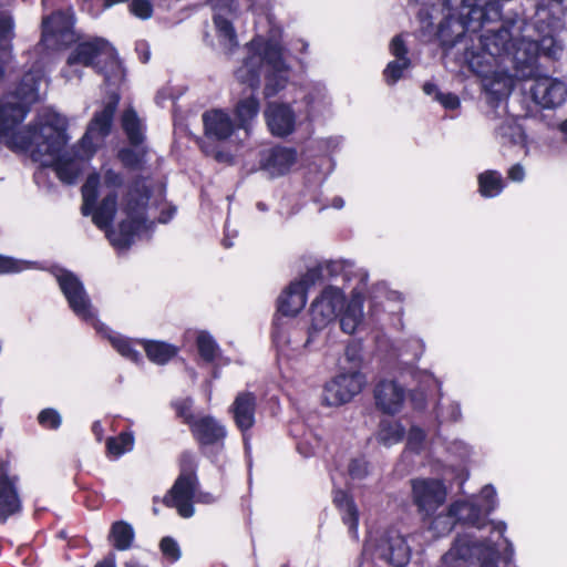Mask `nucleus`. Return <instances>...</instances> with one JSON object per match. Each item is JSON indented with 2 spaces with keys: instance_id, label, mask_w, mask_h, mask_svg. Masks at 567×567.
Here are the masks:
<instances>
[{
  "instance_id": "nucleus-1",
  "label": "nucleus",
  "mask_w": 567,
  "mask_h": 567,
  "mask_svg": "<svg viewBox=\"0 0 567 567\" xmlns=\"http://www.w3.org/2000/svg\"><path fill=\"white\" fill-rule=\"evenodd\" d=\"M153 189L146 184V178L135 175L128 183L127 189L122 197V212L126 218L117 225V233L112 228L107 231L111 244L117 248H128L135 235L147 221L148 204Z\"/></svg>"
},
{
  "instance_id": "nucleus-2",
  "label": "nucleus",
  "mask_w": 567,
  "mask_h": 567,
  "mask_svg": "<svg viewBox=\"0 0 567 567\" xmlns=\"http://www.w3.org/2000/svg\"><path fill=\"white\" fill-rule=\"evenodd\" d=\"M178 468V476L162 498V503L168 508H176L182 517L189 518L195 513L193 503L199 486L198 462L190 451L181 453Z\"/></svg>"
},
{
  "instance_id": "nucleus-3",
  "label": "nucleus",
  "mask_w": 567,
  "mask_h": 567,
  "mask_svg": "<svg viewBox=\"0 0 567 567\" xmlns=\"http://www.w3.org/2000/svg\"><path fill=\"white\" fill-rule=\"evenodd\" d=\"M443 9H452L457 18V34L476 33L485 24L502 20L498 0H441Z\"/></svg>"
},
{
  "instance_id": "nucleus-4",
  "label": "nucleus",
  "mask_w": 567,
  "mask_h": 567,
  "mask_svg": "<svg viewBox=\"0 0 567 567\" xmlns=\"http://www.w3.org/2000/svg\"><path fill=\"white\" fill-rule=\"evenodd\" d=\"M499 558L496 544L478 542L468 534H458L441 561L445 567H461L475 560L480 567H498Z\"/></svg>"
},
{
  "instance_id": "nucleus-5",
  "label": "nucleus",
  "mask_w": 567,
  "mask_h": 567,
  "mask_svg": "<svg viewBox=\"0 0 567 567\" xmlns=\"http://www.w3.org/2000/svg\"><path fill=\"white\" fill-rule=\"evenodd\" d=\"M38 99L39 80L32 73H25L14 91L0 100V130L22 123Z\"/></svg>"
},
{
  "instance_id": "nucleus-6",
  "label": "nucleus",
  "mask_w": 567,
  "mask_h": 567,
  "mask_svg": "<svg viewBox=\"0 0 567 567\" xmlns=\"http://www.w3.org/2000/svg\"><path fill=\"white\" fill-rule=\"evenodd\" d=\"M346 295L342 289L328 286L310 306L311 322L307 328L305 346L311 343L323 328L333 322L346 306Z\"/></svg>"
},
{
  "instance_id": "nucleus-7",
  "label": "nucleus",
  "mask_w": 567,
  "mask_h": 567,
  "mask_svg": "<svg viewBox=\"0 0 567 567\" xmlns=\"http://www.w3.org/2000/svg\"><path fill=\"white\" fill-rule=\"evenodd\" d=\"M447 495L443 481L437 478H417L412 481V496L423 519L431 518L445 503Z\"/></svg>"
},
{
  "instance_id": "nucleus-8",
  "label": "nucleus",
  "mask_w": 567,
  "mask_h": 567,
  "mask_svg": "<svg viewBox=\"0 0 567 567\" xmlns=\"http://www.w3.org/2000/svg\"><path fill=\"white\" fill-rule=\"evenodd\" d=\"M364 384L365 377L360 370L340 373L326 383L322 401L328 406H340L359 394Z\"/></svg>"
},
{
  "instance_id": "nucleus-9",
  "label": "nucleus",
  "mask_w": 567,
  "mask_h": 567,
  "mask_svg": "<svg viewBox=\"0 0 567 567\" xmlns=\"http://www.w3.org/2000/svg\"><path fill=\"white\" fill-rule=\"evenodd\" d=\"M18 482L19 477L11 475L10 456L0 457V523L22 511Z\"/></svg>"
},
{
  "instance_id": "nucleus-10",
  "label": "nucleus",
  "mask_w": 567,
  "mask_h": 567,
  "mask_svg": "<svg viewBox=\"0 0 567 567\" xmlns=\"http://www.w3.org/2000/svg\"><path fill=\"white\" fill-rule=\"evenodd\" d=\"M189 432L202 452L207 449L224 450L228 434L226 426L210 414L197 416Z\"/></svg>"
},
{
  "instance_id": "nucleus-11",
  "label": "nucleus",
  "mask_w": 567,
  "mask_h": 567,
  "mask_svg": "<svg viewBox=\"0 0 567 567\" xmlns=\"http://www.w3.org/2000/svg\"><path fill=\"white\" fill-rule=\"evenodd\" d=\"M56 280L70 309L83 319L91 318V301L82 281L69 270H62Z\"/></svg>"
},
{
  "instance_id": "nucleus-12",
  "label": "nucleus",
  "mask_w": 567,
  "mask_h": 567,
  "mask_svg": "<svg viewBox=\"0 0 567 567\" xmlns=\"http://www.w3.org/2000/svg\"><path fill=\"white\" fill-rule=\"evenodd\" d=\"M118 103L120 95L117 93L112 92L107 95L103 109L96 111L87 124L86 131L81 140L84 147L87 143L91 144L93 137L104 138L111 134Z\"/></svg>"
},
{
  "instance_id": "nucleus-13",
  "label": "nucleus",
  "mask_w": 567,
  "mask_h": 567,
  "mask_svg": "<svg viewBox=\"0 0 567 567\" xmlns=\"http://www.w3.org/2000/svg\"><path fill=\"white\" fill-rule=\"evenodd\" d=\"M256 395L249 391L239 392L229 408V412L233 414L235 425L243 435V441L246 449L249 446V431L256 423Z\"/></svg>"
},
{
  "instance_id": "nucleus-14",
  "label": "nucleus",
  "mask_w": 567,
  "mask_h": 567,
  "mask_svg": "<svg viewBox=\"0 0 567 567\" xmlns=\"http://www.w3.org/2000/svg\"><path fill=\"white\" fill-rule=\"evenodd\" d=\"M66 128L59 126L53 123H47L38 126V133L35 136V147L32 150V154L35 157L49 155L52 158L62 154L68 143Z\"/></svg>"
},
{
  "instance_id": "nucleus-15",
  "label": "nucleus",
  "mask_w": 567,
  "mask_h": 567,
  "mask_svg": "<svg viewBox=\"0 0 567 567\" xmlns=\"http://www.w3.org/2000/svg\"><path fill=\"white\" fill-rule=\"evenodd\" d=\"M530 94L534 102L544 109H553L561 105L567 96L566 84L548 75L535 78L530 86Z\"/></svg>"
},
{
  "instance_id": "nucleus-16",
  "label": "nucleus",
  "mask_w": 567,
  "mask_h": 567,
  "mask_svg": "<svg viewBox=\"0 0 567 567\" xmlns=\"http://www.w3.org/2000/svg\"><path fill=\"white\" fill-rule=\"evenodd\" d=\"M269 132L276 137H287L296 130V113L286 103L269 102L265 110Z\"/></svg>"
},
{
  "instance_id": "nucleus-17",
  "label": "nucleus",
  "mask_w": 567,
  "mask_h": 567,
  "mask_svg": "<svg viewBox=\"0 0 567 567\" xmlns=\"http://www.w3.org/2000/svg\"><path fill=\"white\" fill-rule=\"evenodd\" d=\"M379 558L392 567H405L411 559V547L402 535L388 534L377 546Z\"/></svg>"
},
{
  "instance_id": "nucleus-18",
  "label": "nucleus",
  "mask_w": 567,
  "mask_h": 567,
  "mask_svg": "<svg viewBox=\"0 0 567 567\" xmlns=\"http://www.w3.org/2000/svg\"><path fill=\"white\" fill-rule=\"evenodd\" d=\"M297 158L298 152L295 147L276 145L262 152L260 167L271 176H282L291 169Z\"/></svg>"
},
{
  "instance_id": "nucleus-19",
  "label": "nucleus",
  "mask_w": 567,
  "mask_h": 567,
  "mask_svg": "<svg viewBox=\"0 0 567 567\" xmlns=\"http://www.w3.org/2000/svg\"><path fill=\"white\" fill-rule=\"evenodd\" d=\"M205 136L210 141L224 142L238 131L230 115L221 109H213L203 113Z\"/></svg>"
},
{
  "instance_id": "nucleus-20",
  "label": "nucleus",
  "mask_w": 567,
  "mask_h": 567,
  "mask_svg": "<svg viewBox=\"0 0 567 567\" xmlns=\"http://www.w3.org/2000/svg\"><path fill=\"white\" fill-rule=\"evenodd\" d=\"M404 396L403 388L395 381L381 380L374 388L377 408L389 415L400 412Z\"/></svg>"
},
{
  "instance_id": "nucleus-21",
  "label": "nucleus",
  "mask_w": 567,
  "mask_h": 567,
  "mask_svg": "<svg viewBox=\"0 0 567 567\" xmlns=\"http://www.w3.org/2000/svg\"><path fill=\"white\" fill-rule=\"evenodd\" d=\"M73 24V16L69 11H53L42 20V41L72 38Z\"/></svg>"
},
{
  "instance_id": "nucleus-22",
  "label": "nucleus",
  "mask_w": 567,
  "mask_h": 567,
  "mask_svg": "<svg viewBox=\"0 0 567 567\" xmlns=\"http://www.w3.org/2000/svg\"><path fill=\"white\" fill-rule=\"evenodd\" d=\"M109 42L103 38H94L79 42L66 59L69 66L83 65L96 66V60L106 50Z\"/></svg>"
},
{
  "instance_id": "nucleus-23",
  "label": "nucleus",
  "mask_w": 567,
  "mask_h": 567,
  "mask_svg": "<svg viewBox=\"0 0 567 567\" xmlns=\"http://www.w3.org/2000/svg\"><path fill=\"white\" fill-rule=\"evenodd\" d=\"M447 514L455 523L482 529L487 525L485 513L482 507L467 499H457L450 504Z\"/></svg>"
},
{
  "instance_id": "nucleus-24",
  "label": "nucleus",
  "mask_w": 567,
  "mask_h": 567,
  "mask_svg": "<svg viewBox=\"0 0 567 567\" xmlns=\"http://www.w3.org/2000/svg\"><path fill=\"white\" fill-rule=\"evenodd\" d=\"M332 503L340 512L342 523L348 526L349 532L357 534L360 514L351 493L342 488H334L332 492Z\"/></svg>"
},
{
  "instance_id": "nucleus-25",
  "label": "nucleus",
  "mask_w": 567,
  "mask_h": 567,
  "mask_svg": "<svg viewBox=\"0 0 567 567\" xmlns=\"http://www.w3.org/2000/svg\"><path fill=\"white\" fill-rule=\"evenodd\" d=\"M482 49L491 56H499L508 52L512 43L511 28L504 22L497 29H488L480 38Z\"/></svg>"
},
{
  "instance_id": "nucleus-26",
  "label": "nucleus",
  "mask_w": 567,
  "mask_h": 567,
  "mask_svg": "<svg viewBox=\"0 0 567 567\" xmlns=\"http://www.w3.org/2000/svg\"><path fill=\"white\" fill-rule=\"evenodd\" d=\"M18 125H12L6 131L0 130V141L3 138L6 146L13 152H28L35 145L38 133L37 125H28L22 130H17Z\"/></svg>"
},
{
  "instance_id": "nucleus-27",
  "label": "nucleus",
  "mask_w": 567,
  "mask_h": 567,
  "mask_svg": "<svg viewBox=\"0 0 567 567\" xmlns=\"http://www.w3.org/2000/svg\"><path fill=\"white\" fill-rule=\"evenodd\" d=\"M248 51H250L252 55L260 58V64L262 66L266 63L276 71H282L285 69L281 48L272 41L255 39L249 43Z\"/></svg>"
},
{
  "instance_id": "nucleus-28",
  "label": "nucleus",
  "mask_w": 567,
  "mask_h": 567,
  "mask_svg": "<svg viewBox=\"0 0 567 567\" xmlns=\"http://www.w3.org/2000/svg\"><path fill=\"white\" fill-rule=\"evenodd\" d=\"M52 167L58 178L68 185L76 183L83 172V161L75 156L62 153L53 158Z\"/></svg>"
},
{
  "instance_id": "nucleus-29",
  "label": "nucleus",
  "mask_w": 567,
  "mask_h": 567,
  "mask_svg": "<svg viewBox=\"0 0 567 567\" xmlns=\"http://www.w3.org/2000/svg\"><path fill=\"white\" fill-rule=\"evenodd\" d=\"M260 111V102L254 94L240 99L234 107L235 124L238 130H244L249 133L251 123L257 117Z\"/></svg>"
},
{
  "instance_id": "nucleus-30",
  "label": "nucleus",
  "mask_w": 567,
  "mask_h": 567,
  "mask_svg": "<svg viewBox=\"0 0 567 567\" xmlns=\"http://www.w3.org/2000/svg\"><path fill=\"white\" fill-rule=\"evenodd\" d=\"M136 342L143 347L147 359L158 365L168 363L179 352L177 346L165 341L142 339Z\"/></svg>"
},
{
  "instance_id": "nucleus-31",
  "label": "nucleus",
  "mask_w": 567,
  "mask_h": 567,
  "mask_svg": "<svg viewBox=\"0 0 567 567\" xmlns=\"http://www.w3.org/2000/svg\"><path fill=\"white\" fill-rule=\"evenodd\" d=\"M117 193L115 190L106 194L101 203L94 206L92 214V221L94 225L103 230L109 231L112 228L116 215L117 207Z\"/></svg>"
},
{
  "instance_id": "nucleus-32",
  "label": "nucleus",
  "mask_w": 567,
  "mask_h": 567,
  "mask_svg": "<svg viewBox=\"0 0 567 567\" xmlns=\"http://www.w3.org/2000/svg\"><path fill=\"white\" fill-rule=\"evenodd\" d=\"M261 71L260 58L252 55L248 51V55L244 59L243 64L235 71V76L239 83L255 91L260 86Z\"/></svg>"
},
{
  "instance_id": "nucleus-33",
  "label": "nucleus",
  "mask_w": 567,
  "mask_h": 567,
  "mask_svg": "<svg viewBox=\"0 0 567 567\" xmlns=\"http://www.w3.org/2000/svg\"><path fill=\"white\" fill-rule=\"evenodd\" d=\"M446 14L439 23L435 37L443 49H452L465 34H457V18L452 9H445Z\"/></svg>"
},
{
  "instance_id": "nucleus-34",
  "label": "nucleus",
  "mask_w": 567,
  "mask_h": 567,
  "mask_svg": "<svg viewBox=\"0 0 567 567\" xmlns=\"http://www.w3.org/2000/svg\"><path fill=\"white\" fill-rule=\"evenodd\" d=\"M195 346L200 361L205 364H214L223 357L219 344L206 330L198 331Z\"/></svg>"
},
{
  "instance_id": "nucleus-35",
  "label": "nucleus",
  "mask_w": 567,
  "mask_h": 567,
  "mask_svg": "<svg viewBox=\"0 0 567 567\" xmlns=\"http://www.w3.org/2000/svg\"><path fill=\"white\" fill-rule=\"evenodd\" d=\"M299 290L297 288L290 290V284L282 290L277 299V309L272 320V326L278 327L280 317H296L306 305L300 308L296 306V298Z\"/></svg>"
},
{
  "instance_id": "nucleus-36",
  "label": "nucleus",
  "mask_w": 567,
  "mask_h": 567,
  "mask_svg": "<svg viewBox=\"0 0 567 567\" xmlns=\"http://www.w3.org/2000/svg\"><path fill=\"white\" fill-rule=\"evenodd\" d=\"M122 128L127 137L128 144L138 147L145 143L141 120L133 109L125 110L122 114Z\"/></svg>"
},
{
  "instance_id": "nucleus-37",
  "label": "nucleus",
  "mask_w": 567,
  "mask_h": 567,
  "mask_svg": "<svg viewBox=\"0 0 567 567\" xmlns=\"http://www.w3.org/2000/svg\"><path fill=\"white\" fill-rule=\"evenodd\" d=\"M147 147L142 144L138 147L125 146L117 151L116 158L128 171H142L146 163Z\"/></svg>"
},
{
  "instance_id": "nucleus-38",
  "label": "nucleus",
  "mask_w": 567,
  "mask_h": 567,
  "mask_svg": "<svg viewBox=\"0 0 567 567\" xmlns=\"http://www.w3.org/2000/svg\"><path fill=\"white\" fill-rule=\"evenodd\" d=\"M322 270L321 266L309 268L300 279L290 282V290L295 288L299 290V295L297 293V297H295L297 301L296 306L300 308L302 305L307 303L308 290L323 278Z\"/></svg>"
},
{
  "instance_id": "nucleus-39",
  "label": "nucleus",
  "mask_w": 567,
  "mask_h": 567,
  "mask_svg": "<svg viewBox=\"0 0 567 567\" xmlns=\"http://www.w3.org/2000/svg\"><path fill=\"white\" fill-rule=\"evenodd\" d=\"M322 270L321 266L309 268L300 279L290 282V290L295 288L299 290V295L297 293V297H295L297 301L296 306L300 308L302 305L307 303L308 290L323 278Z\"/></svg>"
},
{
  "instance_id": "nucleus-40",
  "label": "nucleus",
  "mask_w": 567,
  "mask_h": 567,
  "mask_svg": "<svg viewBox=\"0 0 567 567\" xmlns=\"http://www.w3.org/2000/svg\"><path fill=\"white\" fill-rule=\"evenodd\" d=\"M477 183L478 193L484 198L496 197L503 192L505 187L502 174L494 169H488L481 173L477 176Z\"/></svg>"
},
{
  "instance_id": "nucleus-41",
  "label": "nucleus",
  "mask_w": 567,
  "mask_h": 567,
  "mask_svg": "<svg viewBox=\"0 0 567 567\" xmlns=\"http://www.w3.org/2000/svg\"><path fill=\"white\" fill-rule=\"evenodd\" d=\"M405 429L400 421L382 419L378 426L377 441L383 445L390 446L404 439Z\"/></svg>"
},
{
  "instance_id": "nucleus-42",
  "label": "nucleus",
  "mask_w": 567,
  "mask_h": 567,
  "mask_svg": "<svg viewBox=\"0 0 567 567\" xmlns=\"http://www.w3.org/2000/svg\"><path fill=\"white\" fill-rule=\"evenodd\" d=\"M109 538L115 549L123 551L132 547L135 533L131 524L117 520L112 524Z\"/></svg>"
},
{
  "instance_id": "nucleus-43",
  "label": "nucleus",
  "mask_w": 567,
  "mask_h": 567,
  "mask_svg": "<svg viewBox=\"0 0 567 567\" xmlns=\"http://www.w3.org/2000/svg\"><path fill=\"white\" fill-rule=\"evenodd\" d=\"M340 328L343 332L352 334L355 332L362 319V305L350 302L347 303L339 313Z\"/></svg>"
},
{
  "instance_id": "nucleus-44",
  "label": "nucleus",
  "mask_w": 567,
  "mask_h": 567,
  "mask_svg": "<svg viewBox=\"0 0 567 567\" xmlns=\"http://www.w3.org/2000/svg\"><path fill=\"white\" fill-rule=\"evenodd\" d=\"M99 185L100 176L96 173L90 174L82 186V214L87 216L91 213L92 207L95 206L99 197Z\"/></svg>"
},
{
  "instance_id": "nucleus-45",
  "label": "nucleus",
  "mask_w": 567,
  "mask_h": 567,
  "mask_svg": "<svg viewBox=\"0 0 567 567\" xmlns=\"http://www.w3.org/2000/svg\"><path fill=\"white\" fill-rule=\"evenodd\" d=\"M134 435L131 431H122L117 436H110L106 440V451L109 454L118 457L130 452L134 447Z\"/></svg>"
},
{
  "instance_id": "nucleus-46",
  "label": "nucleus",
  "mask_w": 567,
  "mask_h": 567,
  "mask_svg": "<svg viewBox=\"0 0 567 567\" xmlns=\"http://www.w3.org/2000/svg\"><path fill=\"white\" fill-rule=\"evenodd\" d=\"M213 22L215 25L216 35L220 42H225L230 47L238 44L235 27L228 18L224 17L219 12H216L213 16Z\"/></svg>"
},
{
  "instance_id": "nucleus-47",
  "label": "nucleus",
  "mask_w": 567,
  "mask_h": 567,
  "mask_svg": "<svg viewBox=\"0 0 567 567\" xmlns=\"http://www.w3.org/2000/svg\"><path fill=\"white\" fill-rule=\"evenodd\" d=\"M538 55L550 60H558L563 51L561 43L553 35H544L538 41L530 43Z\"/></svg>"
},
{
  "instance_id": "nucleus-48",
  "label": "nucleus",
  "mask_w": 567,
  "mask_h": 567,
  "mask_svg": "<svg viewBox=\"0 0 567 567\" xmlns=\"http://www.w3.org/2000/svg\"><path fill=\"white\" fill-rule=\"evenodd\" d=\"M14 20L11 14L0 12V52L11 51L12 41L16 37Z\"/></svg>"
},
{
  "instance_id": "nucleus-49",
  "label": "nucleus",
  "mask_w": 567,
  "mask_h": 567,
  "mask_svg": "<svg viewBox=\"0 0 567 567\" xmlns=\"http://www.w3.org/2000/svg\"><path fill=\"white\" fill-rule=\"evenodd\" d=\"M171 406L175 411L176 417L187 425L188 429L197 421V416L193 412L194 401L190 396L175 400L171 403Z\"/></svg>"
},
{
  "instance_id": "nucleus-50",
  "label": "nucleus",
  "mask_w": 567,
  "mask_h": 567,
  "mask_svg": "<svg viewBox=\"0 0 567 567\" xmlns=\"http://www.w3.org/2000/svg\"><path fill=\"white\" fill-rule=\"evenodd\" d=\"M412 61L411 59H406L405 61L393 60L390 61L385 69L383 70V79L388 85H394L399 80L403 78V73L405 70L411 68Z\"/></svg>"
},
{
  "instance_id": "nucleus-51",
  "label": "nucleus",
  "mask_w": 567,
  "mask_h": 567,
  "mask_svg": "<svg viewBox=\"0 0 567 567\" xmlns=\"http://www.w3.org/2000/svg\"><path fill=\"white\" fill-rule=\"evenodd\" d=\"M288 79L281 74V71L272 70L266 75L264 95L266 99L277 95L287 85Z\"/></svg>"
},
{
  "instance_id": "nucleus-52",
  "label": "nucleus",
  "mask_w": 567,
  "mask_h": 567,
  "mask_svg": "<svg viewBox=\"0 0 567 567\" xmlns=\"http://www.w3.org/2000/svg\"><path fill=\"white\" fill-rule=\"evenodd\" d=\"M112 344L124 358L131 360L134 363L142 362V354L135 349L133 340L127 338H114L112 340Z\"/></svg>"
},
{
  "instance_id": "nucleus-53",
  "label": "nucleus",
  "mask_w": 567,
  "mask_h": 567,
  "mask_svg": "<svg viewBox=\"0 0 567 567\" xmlns=\"http://www.w3.org/2000/svg\"><path fill=\"white\" fill-rule=\"evenodd\" d=\"M37 420L39 425L47 430H58L62 423L60 413L53 408L41 410Z\"/></svg>"
},
{
  "instance_id": "nucleus-54",
  "label": "nucleus",
  "mask_w": 567,
  "mask_h": 567,
  "mask_svg": "<svg viewBox=\"0 0 567 567\" xmlns=\"http://www.w3.org/2000/svg\"><path fill=\"white\" fill-rule=\"evenodd\" d=\"M159 549L162 555L171 563H176L182 556L178 543L171 536L161 539Z\"/></svg>"
},
{
  "instance_id": "nucleus-55",
  "label": "nucleus",
  "mask_w": 567,
  "mask_h": 567,
  "mask_svg": "<svg viewBox=\"0 0 567 567\" xmlns=\"http://www.w3.org/2000/svg\"><path fill=\"white\" fill-rule=\"evenodd\" d=\"M128 11L134 17L141 20L152 18L154 13V6L151 0H130Z\"/></svg>"
},
{
  "instance_id": "nucleus-56",
  "label": "nucleus",
  "mask_w": 567,
  "mask_h": 567,
  "mask_svg": "<svg viewBox=\"0 0 567 567\" xmlns=\"http://www.w3.org/2000/svg\"><path fill=\"white\" fill-rule=\"evenodd\" d=\"M348 474L352 480H364L369 475V462L364 456L351 458L348 465Z\"/></svg>"
},
{
  "instance_id": "nucleus-57",
  "label": "nucleus",
  "mask_w": 567,
  "mask_h": 567,
  "mask_svg": "<svg viewBox=\"0 0 567 567\" xmlns=\"http://www.w3.org/2000/svg\"><path fill=\"white\" fill-rule=\"evenodd\" d=\"M27 268L22 260L0 255V275L18 274Z\"/></svg>"
},
{
  "instance_id": "nucleus-58",
  "label": "nucleus",
  "mask_w": 567,
  "mask_h": 567,
  "mask_svg": "<svg viewBox=\"0 0 567 567\" xmlns=\"http://www.w3.org/2000/svg\"><path fill=\"white\" fill-rule=\"evenodd\" d=\"M389 50L395 60L405 61L406 59H410L409 49L402 34H396L392 38Z\"/></svg>"
},
{
  "instance_id": "nucleus-59",
  "label": "nucleus",
  "mask_w": 567,
  "mask_h": 567,
  "mask_svg": "<svg viewBox=\"0 0 567 567\" xmlns=\"http://www.w3.org/2000/svg\"><path fill=\"white\" fill-rule=\"evenodd\" d=\"M362 347L359 342H351L347 344L344 350V355L349 362L353 364L357 370H359L361 362H362V355H361Z\"/></svg>"
},
{
  "instance_id": "nucleus-60",
  "label": "nucleus",
  "mask_w": 567,
  "mask_h": 567,
  "mask_svg": "<svg viewBox=\"0 0 567 567\" xmlns=\"http://www.w3.org/2000/svg\"><path fill=\"white\" fill-rule=\"evenodd\" d=\"M435 101L439 102L445 110L449 111H454L461 106L460 97L452 92L439 93V95L435 96Z\"/></svg>"
},
{
  "instance_id": "nucleus-61",
  "label": "nucleus",
  "mask_w": 567,
  "mask_h": 567,
  "mask_svg": "<svg viewBox=\"0 0 567 567\" xmlns=\"http://www.w3.org/2000/svg\"><path fill=\"white\" fill-rule=\"evenodd\" d=\"M203 152L206 153L207 155H212V157L217 162V163H223V164H228V165H231L234 163V156L230 152H226V151H223V150H217V148H214L210 152L205 148V147H202Z\"/></svg>"
},
{
  "instance_id": "nucleus-62",
  "label": "nucleus",
  "mask_w": 567,
  "mask_h": 567,
  "mask_svg": "<svg viewBox=\"0 0 567 567\" xmlns=\"http://www.w3.org/2000/svg\"><path fill=\"white\" fill-rule=\"evenodd\" d=\"M104 184L106 187L118 188L123 185V176L121 173L109 168L104 172Z\"/></svg>"
},
{
  "instance_id": "nucleus-63",
  "label": "nucleus",
  "mask_w": 567,
  "mask_h": 567,
  "mask_svg": "<svg viewBox=\"0 0 567 567\" xmlns=\"http://www.w3.org/2000/svg\"><path fill=\"white\" fill-rule=\"evenodd\" d=\"M482 496L486 503L485 515H489L495 509V488L492 485L484 486Z\"/></svg>"
},
{
  "instance_id": "nucleus-64",
  "label": "nucleus",
  "mask_w": 567,
  "mask_h": 567,
  "mask_svg": "<svg viewBox=\"0 0 567 567\" xmlns=\"http://www.w3.org/2000/svg\"><path fill=\"white\" fill-rule=\"evenodd\" d=\"M135 52L138 56V60L145 64L150 61L151 59V49H150V44L147 41L145 40H141V41H137L136 44H135Z\"/></svg>"
}]
</instances>
